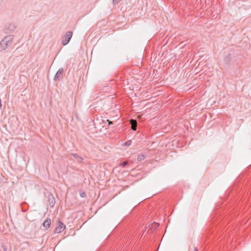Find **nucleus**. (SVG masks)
<instances>
[{"instance_id":"nucleus-1","label":"nucleus","mask_w":251,"mask_h":251,"mask_svg":"<svg viewBox=\"0 0 251 251\" xmlns=\"http://www.w3.org/2000/svg\"><path fill=\"white\" fill-rule=\"evenodd\" d=\"M73 34V33L72 31H68L66 32L65 34L62 36L61 39V44L63 46H65L69 43L72 37Z\"/></svg>"},{"instance_id":"nucleus-2","label":"nucleus","mask_w":251,"mask_h":251,"mask_svg":"<svg viewBox=\"0 0 251 251\" xmlns=\"http://www.w3.org/2000/svg\"><path fill=\"white\" fill-rule=\"evenodd\" d=\"M45 196L48 199L50 206L51 207H53L55 203V200L53 195L51 193L48 192L45 194Z\"/></svg>"},{"instance_id":"nucleus-3","label":"nucleus","mask_w":251,"mask_h":251,"mask_svg":"<svg viewBox=\"0 0 251 251\" xmlns=\"http://www.w3.org/2000/svg\"><path fill=\"white\" fill-rule=\"evenodd\" d=\"M66 228V226L60 220L57 221V226L54 229V232L55 233H60L63 231Z\"/></svg>"},{"instance_id":"nucleus-4","label":"nucleus","mask_w":251,"mask_h":251,"mask_svg":"<svg viewBox=\"0 0 251 251\" xmlns=\"http://www.w3.org/2000/svg\"><path fill=\"white\" fill-rule=\"evenodd\" d=\"M64 72V70L63 68H60L58 71L56 72L54 77V80H60L63 77V74Z\"/></svg>"},{"instance_id":"nucleus-5","label":"nucleus","mask_w":251,"mask_h":251,"mask_svg":"<svg viewBox=\"0 0 251 251\" xmlns=\"http://www.w3.org/2000/svg\"><path fill=\"white\" fill-rule=\"evenodd\" d=\"M7 47L8 46H7L6 43V38H5L0 42V51L5 50L7 48Z\"/></svg>"},{"instance_id":"nucleus-6","label":"nucleus","mask_w":251,"mask_h":251,"mask_svg":"<svg viewBox=\"0 0 251 251\" xmlns=\"http://www.w3.org/2000/svg\"><path fill=\"white\" fill-rule=\"evenodd\" d=\"M51 222V221L50 218H47L43 223V227H45L46 229H48L50 226Z\"/></svg>"},{"instance_id":"nucleus-7","label":"nucleus","mask_w":251,"mask_h":251,"mask_svg":"<svg viewBox=\"0 0 251 251\" xmlns=\"http://www.w3.org/2000/svg\"><path fill=\"white\" fill-rule=\"evenodd\" d=\"M130 124L131 126V129L136 131L137 129V122L135 120L131 119L130 121Z\"/></svg>"},{"instance_id":"nucleus-8","label":"nucleus","mask_w":251,"mask_h":251,"mask_svg":"<svg viewBox=\"0 0 251 251\" xmlns=\"http://www.w3.org/2000/svg\"><path fill=\"white\" fill-rule=\"evenodd\" d=\"M70 155L75 157L77 159V162L83 163L84 159L82 157L79 156L77 154L72 153Z\"/></svg>"},{"instance_id":"nucleus-9","label":"nucleus","mask_w":251,"mask_h":251,"mask_svg":"<svg viewBox=\"0 0 251 251\" xmlns=\"http://www.w3.org/2000/svg\"><path fill=\"white\" fill-rule=\"evenodd\" d=\"M232 58V55L230 53H228L227 55L225 57L224 62L227 64H230V61Z\"/></svg>"},{"instance_id":"nucleus-10","label":"nucleus","mask_w":251,"mask_h":251,"mask_svg":"<svg viewBox=\"0 0 251 251\" xmlns=\"http://www.w3.org/2000/svg\"><path fill=\"white\" fill-rule=\"evenodd\" d=\"M17 26L15 23L10 24L8 26V30L10 31V32H13L14 31Z\"/></svg>"},{"instance_id":"nucleus-11","label":"nucleus","mask_w":251,"mask_h":251,"mask_svg":"<svg viewBox=\"0 0 251 251\" xmlns=\"http://www.w3.org/2000/svg\"><path fill=\"white\" fill-rule=\"evenodd\" d=\"M128 164H129L128 161H123V162H121L119 164V166L122 167H123V168H125Z\"/></svg>"},{"instance_id":"nucleus-12","label":"nucleus","mask_w":251,"mask_h":251,"mask_svg":"<svg viewBox=\"0 0 251 251\" xmlns=\"http://www.w3.org/2000/svg\"><path fill=\"white\" fill-rule=\"evenodd\" d=\"M145 158V156L143 154H140L138 156L137 158V160L139 161H141L144 160Z\"/></svg>"},{"instance_id":"nucleus-13","label":"nucleus","mask_w":251,"mask_h":251,"mask_svg":"<svg viewBox=\"0 0 251 251\" xmlns=\"http://www.w3.org/2000/svg\"><path fill=\"white\" fill-rule=\"evenodd\" d=\"M189 251H198V249L196 247L194 246H190L189 248Z\"/></svg>"},{"instance_id":"nucleus-14","label":"nucleus","mask_w":251,"mask_h":251,"mask_svg":"<svg viewBox=\"0 0 251 251\" xmlns=\"http://www.w3.org/2000/svg\"><path fill=\"white\" fill-rule=\"evenodd\" d=\"M131 143L132 142L131 140H128L124 143L123 145L125 146H129L131 144Z\"/></svg>"},{"instance_id":"nucleus-15","label":"nucleus","mask_w":251,"mask_h":251,"mask_svg":"<svg viewBox=\"0 0 251 251\" xmlns=\"http://www.w3.org/2000/svg\"><path fill=\"white\" fill-rule=\"evenodd\" d=\"M79 195L81 198H86L87 196L86 193L83 191H80Z\"/></svg>"},{"instance_id":"nucleus-16","label":"nucleus","mask_w":251,"mask_h":251,"mask_svg":"<svg viewBox=\"0 0 251 251\" xmlns=\"http://www.w3.org/2000/svg\"><path fill=\"white\" fill-rule=\"evenodd\" d=\"M158 226V225L157 223H154L153 225L151 226V229H153V230H155Z\"/></svg>"},{"instance_id":"nucleus-17","label":"nucleus","mask_w":251,"mask_h":251,"mask_svg":"<svg viewBox=\"0 0 251 251\" xmlns=\"http://www.w3.org/2000/svg\"><path fill=\"white\" fill-rule=\"evenodd\" d=\"M122 0H113L114 4H117L119 3Z\"/></svg>"},{"instance_id":"nucleus-18","label":"nucleus","mask_w":251,"mask_h":251,"mask_svg":"<svg viewBox=\"0 0 251 251\" xmlns=\"http://www.w3.org/2000/svg\"><path fill=\"white\" fill-rule=\"evenodd\" d=\"M106 122L108 123V126H110V125L113 124V122H112V121H110L109 120H107Z\"/></svg>"},{"instance_id":"nucleus-19","label":"nucleus","mask_w":251,"mask_h":251,"mask_svg":"<svg viewBox=\"0 0 251 251\" xmlns=\"http://www.w3.org/2000/svg\"><path fill=\"white\" fill-rule=\"evenodd\" d=\"M6 39H7V37H6ZM11 42H12V41H10L9 40H6L7 46H8V45L11 44Z\"/></svg>"},{"instance_id":"nucleus-20","label":"nucleus","mask_w":251,"mask_h":251,"mask_svg":"<svg viewBox=\"0 0 251 251\" xmlns=\"http://www.w3.org/2000/svg\"><path fill=\"white\" fill-rule=\"evenodd\" d=\"M2 248H3V250L4 251H6V248L5 246H2Z\"/></svg>"},{"instance_id":"nucleus-21","label":"nucleus","mask_w":251,"mask_h":251,"mask_svg":"<svg viewBox=\"0 0 251 251\" xmlns=\"http://www.w3.org/2000/svg\"><path fill=\"white\" fill-rule=\"evenodd\" d=\"M26 209H24V207H22V211L25 212L26 211Z\"/></svg>"}]
</instances>
